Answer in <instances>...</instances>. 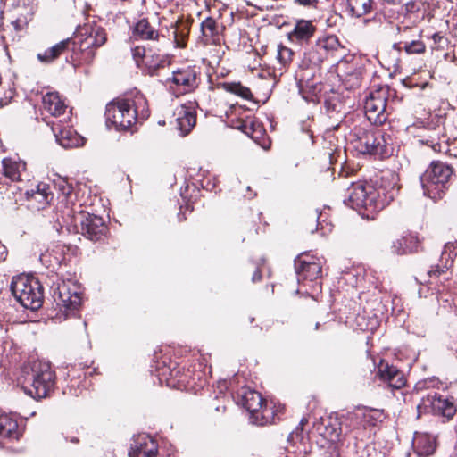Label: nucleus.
<instances>
[{"mask_svg":"<svg viewBox=\"0 0 457 457\" xmlns=\"http://www.w3.org/2000/svg\"><path fill=\"white\" fill-rule=\"evenodd\" d=\"M398 188L395 183H382L378 187L367 182L352 184L349 188L348 204L353 209H364L367 217L383 210L397 195Z\"/></svg>","mask_w":457,"mask_h":457,"instance_id":"obj_1","label":"nucleus"},{"mask_svg":"<svg viewBox=\"0 0 457 457\" xmlns=\"http://www.w3.org/2000/svg\"><path fill=\"white\" fill-rule=\"evenodd\" d=\"M138 104L143 108L145 105V100L142 96L137 100L117 99L109 103L105 111L107 126L120 131L128 130L138 119H145L148 116L147 112H145L142 109L139 114Z\"/></svg>","mask_w":457,"mask_h":457,"instance_id":"obj_2","label":"nucleus"},{"mask_svg":"<svg viewBox=\"0 0 457 457\" xmlns=\"http://www.w3.org/2000/svg\"><path fill=\"white\" fill-rule=\"evenodd\" d=\"M355 150L361 154H370L384 158L391 153L390 137L379 129H366L355 126L351 132Z\"/></svg>","mask_w":457,"mask_h":457,"instance_id":"obj_3","label":"nucleus"},{"mask_svg":"<svg viewBox=\"0 0 457 457\" xmlns=\"http://www.w3.org/2000/svg\"><path fill=\"white\" fill-rule=\"evenodd\" d=\"M453 174V169L441 161H433L420 177L424 195L436 200L444 195Z\"/></svg>","mask_w":457,"mask_h":457,"instance_id":"obj_4","label":"nucleus"},{"mask_svg":"<svg viewBox=\"0 0 457 457\" xmlns=\"http://www.w3.org/2000/svg\"><path fill=\"white\" fill-rule=\"evenodd\" d=\"M55 383L54 372L48 362L35 361L22 386L25 394L34 399L45 398L53 390Z\"/></svg>","mask_w":457,"mask_h":457,"instance_id":"obj_5","label":"nucleus"},{"mask_svg":"<svg viewBox=\"0 0 457 457\" xmlns=\"http://www.w3.org/2000/svg\"><path fill=\"white\" fill-rule=\"evenodd\" d=\"M11 291L24 308L35 311L42 305L44 297L42 286L33 276L21 274L13 277Z\"/></svg>","mask_w":457,"mask_h":457,"instance_id":"obj_6","label":"nucleus"},{"mask_svg":"<svg viewBox=\"0 0 457 457\" xmlns=\"http://www.w3.org/2000/svg\"><path fill=\"white\" fill-rule=\"evenodd\" d=\"M52 297L59 307V312L66 320L74 316L81 304V295L78 287L71 281H59L51 287Z\"/></svg>","mask_w":457,"mask_h":457,"instance_id":"obj_7","label":"nucleus"},{"mask_svg":"<svg viewBox=\"0 0 457 457\" xmlns=\"http://www.w3.org/2000/svg\"><path fill=\"white\" fill-rule=\"evenodd\" d=\"M200 83V68L187 66L172 72L171 77L166 79L170 91L176 96L194 91Z\"/></svg>","mask_w":457,"mask_h":457,"instance_id":"obj_8","label":"nucleus"},{"mask_svg":"<svg viewBox=\"0 0 457 457\" xmlns=\"http://www.w3.org/2000/svg\"><path fill=\"white\" fill-rule=\"evenodd\" d=\"M388 89L380 87L371 91L364 102L365 115L374 125H382L387 120L386 112Z\"/></svg>","mask_w":457,"mask_h":457,"instance_id":"obj_9","label":"nucleus"},{"mask_svg":"<svg viewBox=\"0 0 457 457\" xmlns=\"http://www.w3.org/2000/svg\"><path fill=\"white\" fill-rule=\"evenodd\" d=\"M322 260L308 253H301L295 259V270L299 283L314 281L321 275Z\"/></svg>","mask_w":457,"mask_h":457,"instance_id":"obj_10","label":"nucleus"},{"mask_svg":"<svg viewBox=\"0 0 457 457\" xmlns=\"http://www.w3.org/2000/svg\"><path fill=\"white\" fill-rule=\"evenodd\" d=\"M80 36L84 37L80 39L79 49L86 55L85 59L90 61L95 55L92 49L100 47L105 43V31L100 27L87 28L84 29V33H81Z\"/></svg>","mask_w":457,"mask_h":457,"instance_id":"obj_11","label":"nucleus"},{"mask_svg":"<svg viewBox=\"0 0 457 457\" xmlns=\"http://www.w3.org/2000/svg\"><path fill=\"white\" fill-rule=\"evenodd\" d=\"M237 397L241 404L251 413L252 418L258 420L260 414L262 419L264 418L263 413L268 411V410H262L263 398L260 393L250 388H242L238 391ZM258 422L260 425H263L267 420H261Z\"/></svg>","mask_w":457,"mask_h":457,"instance_id":"obj_12","label":"nucleus"},{"mask_svg":"<svg viewBox=\"0 0 457 457\" xmlns=\"http://www.w3.org/2000/svg\"><path fill=\"white\" fill-rule=\"evenodd\" d=\"M175 126L181 135H187L196 123L195 103L188 102L178 107L174 112Z\"/></svg>","mask_w":457,"mask_h":457,"instance_id":"obj_13","label":"nucleus"},{"mask_svg":"<svg viewBox=\"0 0 457 457\" xmlns=\"http://www.w3.org/2000/svg\"><path fill=\"white\" fill-rule=\"evenodd\" d=\"M423 404L426 408H429L434 414L441 415L447 419L453 418L456 412L454 404L436 392L428 394L423 398Z\"/></svg>","mask_w":457,"mask_h":457,"instance_id":"obj_14","label":"nucleus"},{"mask_svg":"<svg viewBox=\"0 0 457 457\" xmlns=\"http://www.w3.org/2000/svg\"><path fill=\"white\" fill-rule=\"evenodd\" d=\"M106 229L103 218L94 214L83 215L81 220L82 234L91 241L102 239Z\"/></svg>","mask_w":457,"mask_h":457,"instance_id":"obj_15","label":"nucleus"},{"mask_svg":"<svg viewBox=\"0 0 457 457\" xmlns=\"http://www.w3.org/2000/svg\"><path fill=\"white\" fill-rule=\"evenodd\" d=\"M43 109L54 117L63 116L61 121L70 119L71 112H67V105L61 99L57 92H47L42 98Z\"/></svg>","mask_w":457,"mask_h":457,"instance_id":"obj_16","label":"nucleus"},{"mask_svg":"<svg viewBox=\"0 0 457 457\" xmlns=\"http://www.w3.org/2000/svg\"><path fill=\"white\" fill-rule=\"evenodd\" d=\"M25 195L29 206L37 210L45 209L53 199L50 187L46 183L37 184L36 188L27 190Z\"/></svg>","mask_w":457,"mask_h":457,"instance_id":"obj_17","label":"nucleus"},{"mask_svg":"<svg viewBox=\"0 0 457 457\" xmlns=\"http://www.w3.org/2000/svg\"><path fill=\"white\" fill-rule=\"evenodd\" d=\"M52 130L58 144L64 148L78 147L83 145V138L70 127L53 125Z\"/></svg>","mask_w":457,"mask_h":457,"instance_id":"obj_18","label":"nucleus"},{"mask_svg":"<svg viewBox=\"0 0 457 457\" xmlns=\"http://www.w3.org/2000/svg\"><path fill=\"white\" fill-rule=\"evenodd\" d=\"M413 447L419 456H430L434 454L437 447L436 436L429 433H415Z\"/></svg>","mask_w":457,"mask_h":457,"instance_id":"obj_19","label":"nucleus"},{"mask_svg":"<svg viewBox=\"0 0 457 457\" xmlns=\"http://www.w3.org/2000/svg\"><path fill=\"white\" fill-rule=\"evenodd\" d=\"M351 419L360 423L363 428L368 427H374L381 422L384 419L383 411L371 408H358L357 411L351 416Z\"/></svg>","mask_w":457,"mask_h":457,"instance_id":"obj_20","label":"nucleus"},{"mask_svg":"<svg viewBox=\"0 0 457 457\" xmlns=\"http://www.w3.org/2000/svg\"><path fill=\"white\" fill-rule=\"evenodd\" d=\"M157 445L148 437L141 436L131 445L129 457H156Z\"/></svg>","mask_w":457,"mask_h":457,"instance_id":"obj_21","label":"nucleus"},{"mask_svg":"<svg viewBox=\"0 0 457 457\" xmlns=\"http://www.w3.org/2000/svg\"><path fill=\"white\" fill-rule=\"evenodd\" d=\"M4 175L11 181L21 179V173L25 170V162L12 158H4L2 161Z\"/></svg>","mask_w":457,"mask_h":457,"instance_id":"obj_22","label":"nucleus"},{"mask_svg":"<svg viewBox=\"0 0 457 457\" xmlns=\"http://www.w3.org/2000/svg\"><path fill=\"white\" fill-rule=\"evenodd\" d=\"M316 28L312 25V21L305 20H299L296 21L294 30L289 34V37L296 41H307L314 34Z\"/></svg>","mask_w":457,"mask_h":457,"instance_id":"obj_23","label":"nucleus"},{"mask_svg":"<svg viewBox=\"0 0 457 457\" xmlns=\"http://www.w3.org/2000/svg\"><path fill=\"white\" fill-rule=\"evenodd\" d=\"M17 420L7 414H0V436L8 439L20 437Z\"/></svg>","mask_w":457,"mask_h":457,"instance_id":"obj_24","label":"nucleus"},{"mask_svg":"<svg viewBox=\"0 0 457 457\" xmlns=\"http://www.w3.org/2000/svg\"><path fill=\"white\" fill-rule=\"evenodd\" d=\"M318 48L325 52V56L328 58L329 54L333 55L337 53L342 54L344 46L340 43L338 37L335 35H328L320 37L317 40Z\"/></svg>","mask_w":457,"mask_h":457,"instance_id":"obj_25","label":"nucleus"},{"mask_svg":"<svg viewBox=\"0 0 457 457\" xmlns=\"http://www.w3.org/2000/svg\"><path fill=\"white\" fill-rule=\"evenodd\" d=\"M134 35L142 40H156L158 39L159 32L146 19H142L135 25Z\"/></svg>","mask_w":457,"mask_h":457,"instance_id":"obj_26","label":"nucleus"},{"mask_svg":"<svg viewBox=\"0 0 457 457\" xmlns=\"http://www.w3.org/2000/svg\"><path fill=\"white\" fill-rule=\"evenodd\" d=\"M13 10L22 21H30L36 10L35 0H14Z\"/></svg>","mask_w":457,"mask_h":457,"instance_id":"obj_27","label":"nucleus"},{"mask_svg":"<svg viewBox=\"0 0 457 457\" xmlns=\"http://www.w3.org/2000/svg\"><path fill=\"white\" fill-rule=\"evenodd\" d=\"M327 59L325 52L318 48V44L304 52L303 64L307 67H319Z\"/></svg>","mask_w":457,"mask_h":457,"instance_id":"obj_28","label":"nucleus"},{"mask_svg":"<svg viewBox=\"0 0 457 457\" xmlns=\"http://www.w3.org/2000/svg\"><path fill=\"white\" fill-rule=\"evenodd\" d=\"M347 9L351 16L361 17L372 9V0H347Z\"/></svg>","mask_w":457,"mask_h":457,"instance_id":"obj_29","label":"nucleus"},{"mask_svg":"<svg viewBox=\"0 0 457 457\" xmlns=\"http://www.w3.org/2000/svg\"><path fill=\"white\" fill-rule=\"evenodd\" d=\"M238 129L253 139H257L264 132L262 123L252 118L241 120Z\"/></svg>","mask_w":457,"mask_h":457,"instance_id":"obj_30","label":"nucleus"},{"mask_svg":"<svg viewBox=\"0 0 457 457\" xmlns=\"http://www.w3.org/2000/svg\"><path fill=\"white\" fill-rule=\"evenodd\" d=\"M70 40H62L52 47L46 49L44 53L38 54L37 58L41 62H50L56 59L69 46Z\"/></svg>","mask_w":457,"mask_h":457,"instance_id":"obj_31","label":"nucleus"},{"mask_svg":"<svg viewBox=\"0 0 457 457\" xmlns=\"http://www.w3.org/2000/svg\"><path fill=\"white\" fill-rule=\"evenodd\" d=\"M444 263L442 265L432 266L431 269L428 271V274L430 278H439L443 276L444 279H447L448 270L453 265V259L450 254L446 252L442 253V262Z\"/></svg>","mask_w":457,"mask_h":457,"instance_id":"obj_32","label":"nucleus"},{"mask_svg":"<svg viewBox=\"0 0 457 457\" xmlns=\"http://www.w3.org/2000/svg\"><path fill=\"white\" fill-rule=\"evenodd\" d=\"M417 243L416 238L412 236L403 237L393 242L392 251L397 254H405L414 251V247L410 246L409 244Z\"/></svg>","mask_w":457,"mask_h":457,"instance_id":"obj_33","label":"nucleus"},{"mask_svg":"<svg viewBox=\"0 0 457 457\" xmlns=\"http://www.w3.org/2000/svg\"><path fill=\"white\" fill-rule=\"evenodd\" d=\"M222 87L227 92L235 94L244 99H251L253 95L250 89L239 82L223 83Z\"/></svg>","mask_w":457,"mask_h":457,"instance_id":"obj_34","label":"nucleus"},{"mask_svg":"<svg viewBox=\"0 0 457 457\" xmlns=\"http://www.w3.org/2000/svg\"><path fill=\"white\" fill-rule=\"evenodd\" d=\"M343 81L348 89L358 87L361 82V69L354 68L343 75Z\"/></svg>","mask_w":457,"mask_h":457,"instance_id":"obj_35","label":"nucleus"},{"mask_svg":"<svg viewBox=\"0 0 457 457\" xmlns=\"http://www.w3.org/2000/svg\"><path fill=\"white\" fill-rule=\"evenodd\" d=\"M166 60L163 56L160 54H152L145 57V62L144 66L145 67L146 72L153 76L155 71L165 65Z\"/></svg>","mask_w":457,"mask_h":457,"instance_id":"obj_36","label":"nucleus"},{"mask_svg":"<svg viewBox=\"0 0 457 457\" xmlns=\"http://www.w3.org/2000/svg\"><path fill=\"white\" fill-rule=\"evenodd\" d=\"M403 50L407 54H420L425 53L426 45L422 40H412L404 43Z\"/></svg>","mask_w":457,"mask_h":457,"instance_id":"obj_37","label":"nucleus"},{"mask_svg":"<svg viewBox=\"0 0 457 457\" xmlns=\"http://www.w3.org/2000/svg\"><path fill=\"white\" fill-rule=\"evenodd\" d=\"M391 370H398L396 367L390 365L388 362L381 361L378 366V373L380 378L386 382L395 376V372Z\"/></svg>","mask_w":457,"mask_h":457,"instance_id":"obj_38","label":"nucleus"},{"mask_svg":"<svg viewBox=\"0 0 457 457\" xmlns=\"http://www.w3.org/2000/svg\"><path fill=\"white\" fill-rule=\"evenodd\" d=\"M203 35L207 37H212L217 34V22L214 19L208 17L203 21L201 24Z\"/></svg>","mask_w":457,"mask_h":457,"instance_id":"obj_39","label":"nucleus"},{"mask_svg":"<svg viewBox=\"0 0 457 457\" xmlns=\"http://www.w3.org/2000/svg\"><path fill=\"white\" fill-rule=\"evenodd\" d=\"M293 54L294 52L290 48L283 45L278 46L277 59L282 66L285 67L292 61Z\"/></svg>","mask_w":457,"mask_h":457,"instance_id":"obj_40","label":"nucleus"},{"mask_svg":"<svg viewBox=\"0 0 457 457\" xmlns=\"http://www.w3.org/2000/svg\"><path fill=\"white\" fill-rule=\"evenodd\" d=\"M40 260L42 262H46L48 265H54L60 264L62 261V258L57 250L53 249L51 252L46 251V253H41Z\"/></svg>","mask_w":457,"mask_h":457,"instance_id":"obj_41","label":"nucleus"},{"mask_svg":"<svg viewBox=\"0 0 457 457\" xmlns=\"http://www.w3.org/2000/svg\"><path fill=\"white\" fill-rule=\"evenodd\" d=\"M395 372V376L388 379L386 383L392 388L400 389L406 384V378L403 373L400 370H392Z\"/></svg>","mask_w":457,"mask_h":457,"instance_id":"obj_42","label":"nucleus"},{"mask_svg":"<svg viewBox=\"0 0 457 457\" xmlns=\"http://www.w3.org/2000/svg\"><path fill=\"white\" fill-rule=\"evenodd\" d=\"M326 431L328 436H329V440L337 441L339 440L340 436L342 434V428L340 427V423L335 420V423H329L326 426Z\"/></svg>","mask_w":457,"mask_h":457,"instance_id":"obj_43","label":"nucleus"},{"mask_svg":"<svg viewBox=\"0 0 457 457\" xmlns=\"http://www.w3.org/2000/svg\"><path fill=\"white\" fill-rule=\"evenodd\" d=\"M133 59L135 60L137 67H142V65L145 62V57L148 55L145 54V49L143 46H135L131 49Z\"/></svg>","mask_w":457,"mask_h":457,"instance_id":"obj_44","label":"nucleus"},{"mask_svg":"<svg viewBox=\"0 0 457 457\" xmlns=\"http://www.w3.org/2000/svg\"><path fill=\"white\" fill-rule=\"evenodd\" d=\"M55 187L62 192V194L65 196H69L72 192V187L68 183L67 180L63 179H60L57 182H55Z\"/></svg>","mask_w":457,"mask_h":457,"instance_id":"obj_45","label":"nucleus"},{"mask_svg":"<svg viewBox=\"0 0 457 457\" xmlns=\"http://www.w3.org/2000/svg\"><path fill=\"white\" fill-rule=\"evenodd\" d=\"M15 91L12 88H10L8 91L4 93V97H0V107H3L11 101V99L14 96Z\"/></svg>","mask_w":457,"mask_h":457,"instance_id":"obj_46","label":"nucleus"},{"mask_svg":"<svg viewBox=\"0 0 457 457\" xmlns=\"http://www.w3.org/2000/svg\"><path fill=\"white\" fill-rule=\"evenodd\" d=\"M29 21H22L21 16H17L16 19L12 22V26L14 27L16 31L21 30L24 26L29 22Z\"/></svg>","mask_w":457,"mask_h":457,"instance_id":"obj_47","label":"nucleus"},{"mask_svg":"<svg viewBox=\"0 0 457 457\" xmlns=\"http://www.w3.org/2000/svg\"><path fill=\"white\" fill-rule=\"evenodd\" d=\"M300 5L309 8H315L318 4V0H295Z\"/></svg>","mask_w":457,"mask_h":457,"instance_id":"obj_48","label":"nucleus"},{"mask_svg":"<svg viewBox=\"0 0 457 457\" xmlns=\"http://www.w3.org/2000/svg\"><path fill=\"white\" fill-rule=\"evenodd\" d=\"M405 9L409 12H413L419 10L416 4L414 2H408L405 4Z\"/></svg>","mask_w":457,"mask_h":457,"instance_id":"obj_49","label":"nucleus"},{"mask_svg":"<svg viewBox=\"0 0 457 457\" xmlns=\"http://www.w3.org/2000/svg\"><path fill=\"white\" fill-rule=\"evenodd\" d=\"M7 249L6 247L0 243V262L4 261L7 257Z\"/></svg>","mask_w":457,"mask_h":457,"instance_id":"obj_50","label":"nucleus"},{"mask_svg":"<svg viewBox=\"0 0 457 457\" xmlns=\"http://www.w3.org/2000/svg\"><path fill=\"white\" fill-rule=\"evenodd\" d=\"M242 110V107L241 106H238V105H232L230 107V114H239L240 112Z\"/></svg>","mask_w":457,"mask_h":457,"instance_id":"obj_51","label":"nucleus"},{"mask_svg":"<svg viewBox=\"0 0 457 457\" xmlns=\"http://www.w3.org/2000/svg\"><path fill=\"white\" fill-rule=\"evenodd\" d=\"M444 37L440 35L439 33H435L432 36V39L434 40L435 44H439L441 40H443Z\"/></svg>","mask_w":457,"mask_h":457,"instance_id":"obj_52","label":"nucleus"},{"mask_svg":"<svg viewBox=\"0 0 457 457\" xmlns=\"http://www.w3.org/2000/svg\"><path fill=\"white\" fill-rule=\"evenodd\" d=\"M261 278H262V274H261V271L259 270H256L253 275V278H252V280L253 282H256V281H259L261 280Z\"/></svg>","mask_w":457,"mask_h":457,"instance_id":"obj_53","label":"nucleus"},{"mask_svg":"<svg viewBox=\"0 0 457 457\" xmlns=\"http://www.w3.org/2000/svg\"><path fill=\"white\" fill-rule=\"evenodd\" d=\"M384 4H391V5H396L400 4L403 0H381Z\"/></svg>","mask_w":457,"mask_h":457,"instance_id":"obj_54","label":"nucleus"},{"mask_svg":"<svg viewBox=\"0 0 457 457\" xmlns=\"http://www.w3.org/2000/svg\"><path fill=\"white\" fill-rule=\"evenodd\" d=\"M308 422V420L306 418H303L300 421V426L303 427Z\"/></svg>","mask_w":457,"mask_h":457,"instance_id":"obj_55","label":"nucleus"},{"mask_svg":"<svg viewBox=\"0 0 457 457\" xmlns=\"http://www.w3.org/2000/svg\"><path fill=\"white\" fill-rule=\"evenodd\" d=\"M393 47H394L395 49H396V50H400V49H401V48H400V44H398V43H395V44H394V46H393Z\"/></svg>","mask_w":457,"mask_h":457,"instance_id":"obj_56","label":"nucleus"},{"mask_svg":"<svg viewBox=\"0 0 457 457\" xmlns=\"http://www.w3.org/2000/svg\"><path fill=\"white\" fill-rule=\"evenodd\" d=\"M319 327H320V323H319V322H317V323H316V325H315V329H318V328H319Z\"/></svg>","mask_w":457,"mask_h":457,"instance_id":"obj_57","label":"nucleus"},{"mask_svg":"<svg viewBox=\"0 0 457 457\" xmlns=\"http://www.w3.org/2000/svg\"><path fill=\"white\" fill-rule=\"evenodd\" d=\"M455 32H456V34H457V28L455 29Z\"/></svg>","mask_w":457,"mask_h":457,"instance_id":"obj_58","label":"nucleus"}]
</instances>
